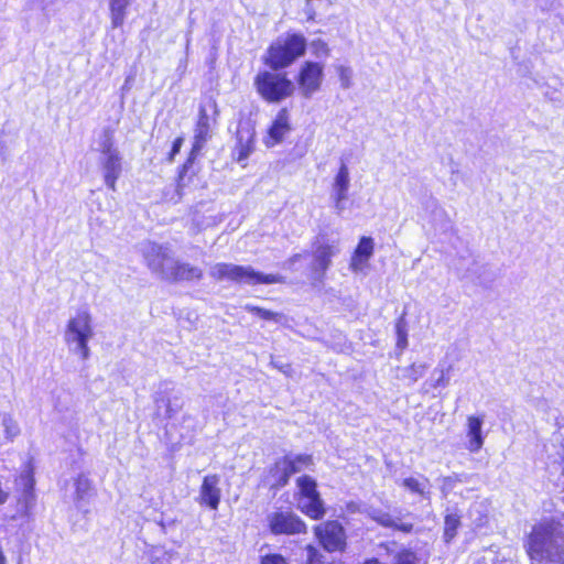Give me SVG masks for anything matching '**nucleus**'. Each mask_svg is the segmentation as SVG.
<instances>
[{
    "label": "nucleus",
    "mask_w": 564,
    "mask_h": 564,
    "mask_svg": "<svg viewBox=\"0 0 564 564\" xmlns=\"http://www.w3.org/2000/svg\"><path fill=\"white\" fill-rule=\"evenodd\" d=\"M183 142H184V138L183 137H178L174 140L173 142V145H172V150L170 152V156H169V161L172 162L174 160V156L180 152L182 145H183Z\"/></svg>",
    "instance_id": "a19ab883"
},
{
    "label": "nucleus",
    "mask_w": 564,
    "mask_h": 564,
    "mask_svg": "<svg viewBox=\"0 0 564 564\" xmlns=\"http://www.w3.org/2000/svg\"><path fill=\"white\" fill-rule=\"evenodd\" d=\"M375 242L371 237H361L354 254L351 256L349 268L352 272H362L373 254Z\"/></svg>",
    "instance_id": "2eb2a0df"
},
{
    "label": "nucleus",
    "mask_w": 564,
    "mask_h": 564,
    "mask_svg": "<svg viewBox=\"0 0 564 564\" xmlns=\"http://www.w3.org/2000/svg\"><path fill=\"white\" fill-rule=\"evenodd\" d=\"M306 50V39L299 33H286L279 36L267 50L264 63L273 70L290 66Z\"/></svg>",
    "instance_id": "7ed1b4c3"
},
{
    "label": "nucleus",
    "mask_w": 564,
    "mask_h": 564,
    "mask_svg": "<svg viewBox=\"0 0 564 564\" xmlns=\"http://www.w3.org/2000/svg\"><path fill=\"white\" fill-rule=\"evenodd\" d=\"M301 258V254H294L292 258L289 259V262L292 264L296 262Z\"/></svg>",
    "instance_id": "a18cd8bd"
},
{
    "label": "nucleus",
    "mask_w": 564,
    "mask_h": 564,
    "mask_svg": "<svg viewBox=\"0 0 564 564\" xmlns=\"http://www.w3.org/2000/svg\"><path fill=\"white\" fill-rule=\"evenodd\" d=\"M285 458L290 463V473L291 475L300 473L312 465L311 455L300 454V455H286Z\"/></svg>",
    "instance_id": "cd10ccee"
},
{
    "label": "nucleus",
    "mask_w": 564,
    "mask_h": 564,
    "mask_svg": "<svg viewBox=\"0 0 564 564\" xmlns=\"http://www.w3.org/2000/svg\"><path fill=\"white\" fill-rule=\"evenodd\" d=\"M299 509L307 517L318 520L325 514V508L319 496H299Z\"/></svg>",
    "instance_id": "aec40b11"
},
{
    "label": "nucleus",
    "mask_w": 564,
    "mask_h": 564,
    "mask_svg": "<svg viewBox=\"0 0 564 564\" xmlns=\"http://www.w3.org/2000/svg\"><path fill=\"white\" fill-rule=\"evenodd\" d=\"M253 128H251L248 123L239 124L237 130V144L234 150L238 162L247 160L250 153L253 151Z\"/></svg>",
    "instance_id": "dca6fc26"
},
{
    "label": "nucleus",
    "mask_w": 564,
    "mask_h": 564,
    "mask_svg": "<svg viewBox=\"0 0 564 564\" xmlns=\"http://www.w3.org/2000/svg\"><path fill=\"white\" fill-rule=\"evenodd\" d=\"M400 485L413 494H417L424 498L429 497V479L422 477V479L409 477L404 478Z\"/></svg>",
    "instance_id": "393cba45"
},
{
    "label": "nucleus",
    "mask_w": 564,
    "mask_h": 564,
    "mask_svg": "<svg viewBox=\"0 0 564 564\" xmlns=\"http://www.w3.org/2000/svg\"><path fill=\"white\" fill-rule=\"evenodd\" d=\"M98 151L101 155L110 154L112 152H119L115 145V128L105 127L98 137Z\"/></svg>",
    "instance_id": "b1692460"
},
{
    "label": "nucleus",
    "mask_w": 564,
    "mask_h": 564,
    "mask_svg": "<svg viewBox=\"0 0 564 564\" xmlns=\"http://www.w3.org/2000/svg\"><path fill=\"white\" fill-rule=\"evenodd\" d=\"M289 118L285 110L279 111L275 120L269 129L268 138L264 140V143L268 147H273L274 144L282 141L284 135L289 132Z\"/></svg>",
    "instance_id": "6ab92c4d"
},
{
    "label": "nucleus",
    "mask_w": 564,
    "mask_h": 564,
    "mask_svg": "<svg viewBox=\"0 0 564 564\" xmlns=\"http://www.w3.org/2000/svg\"><path fill=\"white\" fill-rule=\"evenodd\" d=\"M338 77L340 85L344 89H348L351 86L352 69L348 66L340 65L337 67Z\"/></svg>",
    "instance_id": "c9c22d12"
},
{
    "label": "nucleus",
    "mask_w": 564,
    "mask_h": 564,
    "mask_svg": "<svg viewBox=\"0 0 564 564\" xmlns=\"http://www.w3.org/2000/svg\"><path fill=\"white\" fill-rule=\"evenodd\" d=\"M556 442L558 447L557 455L561 459L560 464L562 466V474L564 475V436H561Z\"/></svg>",
    "instance_id": "37998d69"
},
{
    "label": "nucleus",
    "mask_w": 564,
    "mask_h": 564,
    "mask_svg": "<svg viewBox=\"0 0 564 564\" xmlns=\"http://www.w3.org/2000/svg\"><path fill=\"white\" fill-rule=\"evenodd\" d=\"M259 95L269 102H279L294 91L293 83L285 75L270 72L259 73L254 78Z\"/></svg>",
    "instance_id": "423d86ee"
},
{
    "label": "nucleus",
    "mask_w": 564,
    "mask_h": 564,
    "mask_svg": "<svg viewBox=\"0 0 564 564\" xmlns=\"http://www.w3.org/2000/svg\"><path fill=\"white\" fill-rule=\"evenodd\" d=\"M245 310L250 313L257 314L260 318H263V319H273V321L278 322L281 317V315L278 313H274L269 310H264V308L251 305V304H247L245 306Z\"/></svg>",
    "instance_id": "f704fd0d"
},
{
    "label": "nucleus",
    "mask_w": 564,
    "mask_h": 564,
    "mask_svg": "<svg viewBox=\"0 0 564 564\" xmlns=\"http://www.w3.org/2000/svg\"><path fill=\"white\" fill-rule=\"evenodd\" d=\"M482 423V416L470 415L467 417V448L471 453L479 452L484 445Z\"/></svg>",
    "instance_id": "a211bd4d"
},
{
    "label": "nucleus",
    "mask_w": 564,
    "mask_h": 564,
    "mask_svg": "<svg viewBox=\"0 0 564 564\" xmlns=\"http://www.w3.org/2000/svg\"><path fill=\"white\" fill-rule=\"evenodd\" d=\"M131 0H109V10L112 28L117 29L123 25L127 9Z\"/></svg>",
    "instance_id": "5701e85b"
},
{
    "label": "nucleus",
    "mask_w": 564,
    "mask_h": 564,
    "mask_svg": "<svg viewBox=\"0 0 564 564\" xmlns=\"http://www.w3.org/2000/svg\"><path fill=\"white\" fill-rule=\"evenodd\" d=\"M367 514L371 520L376 521L378 524L388 529H393L409 533L412 531L413 528L411 523H405L402 521L400 517H394L382 509L369 508Z\"/></svg>",
    "instance_id": "f3484780"
},
{
    "label": "nucleus",
    "mask_w": 564,
    "mask_h": 564,
    "mask_svg": "<svg viewBox=\"0 0 564 564\" xmlns=\"http://www.w3.org/2000/svg\"><path fill=\"white\" fill-rule=\"evenodd\" d=\"M57 0H29L28 6L31 11L40 10L48 20L58 11Z\"/></svg>",
    "instance_id": "bb28decb"
},
{
    "label": "nucleus",
    "mask_w": 564,
    "mask_h": 564,
    "mask_svg": "<svg viewBox=\"0 0 564 564\" xmlns=\"http://www.w3.org/2000/svg\"><path fill=\"white\" fill-rule=\"evenodd\" d=\"M91 490V482L86 476L79 475L75 479V500L78 508L82 507V501H85L90 497Z\"/></svg>",
    "instance_id": "a878e982"
},
{
    "label": "nucleus",
    "mask_w": 564,
    "mask_h": 564,
    "mask_svg": "<svg viewBox=\"0 0 564 564\" xmlns=\"http://www.w3.org/2000/svg\"><path fill=\"white\" fill-rule=\"evenodd\" d=\"M340 251L338 240L319 239L313 248L312 272L314 279L323 281L326 271L332 265V259Z\"/></svg>",
    "instance_id": "6e6552de"
},
{
    "label": "nucleus",
    "mask_w": 564,
    "mask_h": 564,
    "mask_svg": "<svg viewBox=\"0 0 564 564\" xmlns=\"http://www.w3.org/2000/svg\"><path fill=\"white\" fill-rule=\"evenodd\" d=\"M290 463L285 456L279 459L269 471V482L271 487H283L288 484L289 478L292 476L290 473Z\"/></svg>",
    "instance_id": "4be33fe9"
},
{
    "label": "nucleus",
    "mask_w": 564,
    "mask_h": 564,
    "mask_svg": "<svg viewBox=\"0 0 564 564\" xmlns=\"http://www.w3.org/2000/svg\"><path fill=\"white\" fill-rule=\"evenodd\" d=\"M395 332H397V346L400 349H404L408 346V333L405 327V321L403 317H401L397 324H395Z\"/></svg>",
    "instance_id": "72a5a7b5"
},
{
    "label": "nucleus",
    "mask_w": 564,
    "mask_h": 564,
    "mask_svg": "<svg viewBox=\"0 0 564 564\" xmlns=\"http://www.w3.org/2000/svg\"><path fill=\"white\" fill-rule=\"evenodd\" d=\"M457 481H460V479L458 478L457 475L456 476L444 477L442 479L441 489H442V492L444 494V496L448 495V492L455 487Z\"/></svg>",
    "instance_id": "58836bf2"
},
{
    "label": "nucleus",
    "mask_w": 564,
    "mask_h": 564,
    "mask_svg": "<svg viewBox=\"0 0 564 564\" xmlns=\"http://www.w3.org/2000/svg\"><path fill=\"white\" fill-rule=\"evenodd\" d=\"M527 549L532 560L564 562V535L554 523L535 525L528 539Z\"/></svg>",
    "instance_id": "f03ea898"
},
{
    "label": "nucleus",
    "mask_w": 564,
    "mask_h": 564,
    "mask_svg": "<svg viewBox=\"0 0 564 564\" xmlns=\"http://www.w3.org/2000/svg\"><path fill=\"white\" fill-rule=\"evenodd\" d=\"M100 165L105 184L115 192L117 180L122 173V156L120 152L101 155Z\"/></svg>",
    "instance_id": "4468645a"
},
{
    "label": "nucleus",
    "mask_w": 564,
    "mask_h": 564,
    "mask_svg": "<svg viewBox=\"0 0 564 564\" xmlns=\"http://www.w3.org/2000/svg\"><path fill=\"white\" fill-rule=\"evenodd\" d=\"M311 47L313 50V54L316 57H326L329 54V48H328L327 44L324 41L319 40V39L318 40H314L311 43Z\"/></svg>",
    "instance_id": "e433bc0d"
},
{
    "label": "nucleus",
    "mask_w": 564,
    "mask_h": 564,
    "mask_svg": "<svg viewBox=\"0 0 564 564\" xmlns=\"http://www.w3.org/2000/svg\"><path fill=\"white\" fill-rule=\"evenodd\" d=\"M142 253L151 272L163 280H166V272L172 271L177 262L167 247L154 242H145Z\"/></svg>",
    "instance_id": "0eeeda50"
},
{
    "label": "nucleus",
    "mask_w": 564,
    "mask_h": 564,
    "mask_svg": "<svg viewBox=\"0 0 564 564\" xmlns=\"http://www.w3.org/2000/svg\"><path fill=\"white\" fill-rule=\"evenodd\" d=\"M166 415H167L169 417H172V416H173V410H172L170 406H167V409H166Z\"/></svg>",
    "instance_id": "49530a36"
},
{
    "label": "nucleus",
    "mask_w": 564,
    "mask_h": 564,
    "mask_svg": "<svg viewBox=\"0 0 564 564\" xmlns=\"http://www.w3.org/2000/svg\"><path fill=\"white\" fill-rule=\"evenodd\" d=\"M459 523V517L455 513L445 517L444 535L447 542L456 535Z\"/></svg>",
    "instance_id": "c756f323"
},
{
    "label": "nucleus",
    "mask_w": 564,
    "mask_h": 564,
    "mask_svg": "<svg viewBox=\"0 0 564 564\" xmlns=\"http://www.w3.org/2000/svg\"><path fill=\"white\" fill-rule=\"evenodd\" d=\"M297 487L300 489V496H319L316 491V482L307 476L297 479Z\"/></svg>",
    "instance_id": "7c9ffc66"
},
{
    "label": "nucleus",
    "mask_w": 564,
    "mask_h": 564,
    "mask_svg": "<svg viewBox=\"0 0 564 564\" xmlns=\"http://www.w3.org/2000/svg\"><path fill=\"white\" fill-rule=\"evenodd\" d=\"M270 365L288 377H292V375H293V369H292L291 365H289V364H282V362L271 359Z\"/></svg>",
    "instance_id": "ea45409f"
},
{
    "label": "nucleus",
    "mask_w": 564,
    "mask_h": 564,
    "mask_svg": "<svg viewBox=\"0 0 564 564\" xmlns=\"http://www.w3.org/2000/svg\"><path fill=\"white\" fill-rule=\"evenodd\" d=\"M220 477L216 474L207 475L204 477L199 496L197 501L202 506H207L212 510H217L220 498L221 489L219 488Z\"/></svg>",
    "instance_id": "ddd939ff"
},
{
    "label": "nucleus",
    "mask_w": 564,
    "mask_h": 564,
    "mask_svg": "<svg viewBox=\"0 0 564 564\" xmlns=\"http://www.w3.org/2000/svg\"><path fill=\"white\" fill-rule=\"evenodd\" d=\"M152 564H161V563H159L158 561H154V562H152Z\"/></svg>",
    "instance_id": "de8ad7c7"
},
{
    "label": "nucleus",
    "mask_w": 564,
    "mask_h": 564,
    "mask_svg": "<svg viewBox=\"0 0 564 564\" xmlns=\"http://www.w3.org/2000/svg\"><path fill=\"white\" fill-rule=\"evenodd\" d=\"M268 523L273 534H299L306 531L305 523L299 516L288 510H279L268 514Z\"/></svg>",
    "instance_id": "9d476101"
},
{
    "label": "nucleus",
    "mask_w": 564,
    "mask_h": 564,
    "mask_svg": "<svg viewBox=\"0 0 564 564\" xmlns=\"http://www.w3.org/2000/svg\"><path fill=\"white\" fill-rule=\"evenodd\" d=\"M7 500V494L0 488V505Z\"/></svg>",
    "instance_id": "c03bdc74"
},
{
    "label": "nucleus",
    "mask_w": 564,
    "mask_h": 564,
    "mask_svg": "<svg viewBox=\"0 0 564 564\" xmlns=\"http://www.w3.org/2000/svg\"><path fill=\"white\" fill-rule=\"evenodd\" d=\"M219 111L215 100L209 99L207 102L202 104L198 110V118L194 129V141L188 159L182 166L178 173L177 187L180 189L188 186L194 172H192L193 163L205 147V144L213 138L214 130L217 126V118Z\"/></svg>",
    "instance_id": "f257e3e1"
},
{
    "label": "nucleus",
    "mask_w": 564,
    "mask_h": 564,
    "mask_svg": "<svg viewBox=\"0 0 564 564\" xmlns=\"http://www.w3.org/2000/svg\"><path fill=\"white\" fill-rule=\"evenodd\" d=\"M350 186L349 169L345 163H341L337 174L334 177L332 185L330 197L334 200L335 209L337 214H341L345 209V200L348 197V191Z\"/></svg>",
    "instance_id": "f8f14e48"
},
{
    "label": "nucleus",
    "mask_w": 564,
    "mask_h": 564,
    "mask_svg": "<svg viewBox=\"0 0 564 564\" xmlns=\"http://www.w3.org/2000/svg\"><path fill=\"white\" fill-rule=\"evenodd\" d=\"M202 270L188 263L176 262L174 269L166 272L167 281H191L200 279Z\"/></svg>",
    "instance_id": "412c9836"
},
{
    "label": "nucleus",
    "mask_w": 564,
    "mask_h": 564,
    "mask_svg": "<svg viewBox=\"0 0 564 564\" xmlns=\"http://www.w3.org/2000/svg\"><path fill=\"white\" fill-rule=\"evenodd\" d=\"M261 564H286V562L281 555L272 554L264 556Z\"/></svg>",
    "instance_id": "79ce46f5"
},
{
    "label": "nucleus",
    "mask_w": 564,
    "mask_h": 564,
    "mask_svg": "<svg viewBox=\"0 0 564 564\" xmlns=\"http://www.w3.org/2000/svg\"><path fill=\"white\" fill-rule=\"evenodd\" d=\"M394 564H425V562L410 550H401L395 555Z\"/></svg>",
    "instance_id": "2f4dec72"
},
{
    "label": "nucleus",
    "mask_w": 564,
    "mask_h": 564,
    "mask_svg": "<svg viewBox=\"0 0 564 564\" xmlns=\"http://www.w3.org/2000/svg\"><path fill=\"white\" fill-rule=\"evenodd\" d=\"M94 336L93 318L87 310H79L66 324L64 341L70 352L79 355L83 360L90 356L88 341Z\"/></svg>",
    "instance_id": "20e7f679"
},
{
    "label": "nucleus",
    "mask_w": 564,
    "mask_h": 564,
    "mask_svg": "<svg viewBox=\"0 0 564 564\" xmlns=\"http://www.w3.org/2000/svg\"><path fill=\"white\" fill-rule=\"evenodd\" d=\"M2 425L4 427L6 437L8 440H13L15 436L20 434V427L15 420H13L10 415H4L2 420Z\"/></svg>",
    "instance_id": "473e14b6"
},
{
    "label": "nucleus",
    "mask_w": 564,
    "mask_h": 564,
    "mask_svg": "<svg viewBox=\"0 0 564 564\" xmlns=\"http://www.w3.org/2000/svg\"><path fill=\"white\" fill-rule=\"evenodd\" d=\"M426 368L424 364H412L401 369V378L409 380L410 383H414L425 373Z\"/></svg>",
    "instance_id": "c85d7f7f"
},
{
    "label": "nucleus",
    "mask_w": 564,
    "mask_h": 564,
    "mask_svg": "<svg viewBox=\"0 0 564 564\" xmlns=\"http://www.w3.org/2000/svg\"><path fill=\"white\" fill-rule=\"evenodd\" d=\"M316 538L328 552L344 551L346 546V533L338 521H326L314 528Z\"/></svg>",
    "instance_id": "1a4fd4ad"
},
{
    "label": "nucleus",
    "mask_w": 564,
    "mask_h": 564,
    "mask_svg": "<svg viewBox=\"0 0 564 564\" xmlns=\"http://www.w3.org/2000/svg\"><path fill=\"white\" fill-rule=\"evenodd\" d=\"M436 373H438L436 379L431 378V387L432 388H438V387H446L448 384L449 379L446 377L444 369H435L432 373V377H434Z\"/></svg>",
    "instance_id": "4c0bfd02"
},
{
    "label": "nucleus",
    "mask_w": 564,
    "mask_h": 564,
    "mask_svg": "<svg viewBox=\"0 0 564 564\" xmlns=\"http://www.w3.org/2000/svg\"><path fill=\"white\" fill-rule=\"evenodd\" d=\"M323 65L315 62H305L299 73L297 84L304 97L310 98L316 93L323 82Z\"/></svg>",
    "instance_id": "9b49d317"
},
{
    "label": "nucleus",
    "mask_w": 564,
    "mask_h": 564,
    "mask_svg": "<svg viewBox=\"0 0 564 564\" xmlns=\"http://www.w3.org/2000/svg\"><path fill=\"white\" fill-rule=\"evenodd\" d=\"M210 276L216 280H227L248 285L283 283L280 274H264L256 271L250 265H237L232 263H216L212 265Z\"/></svg>",
    "instance_id": "39448f33"
}]
</instances>
